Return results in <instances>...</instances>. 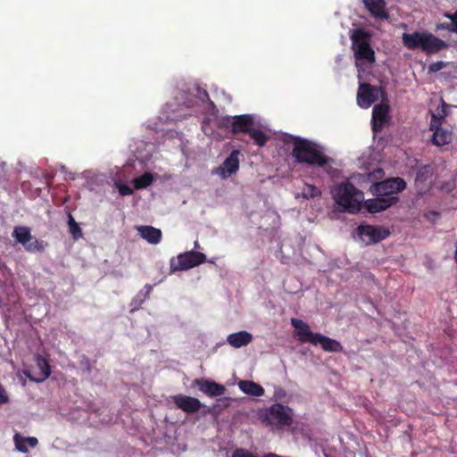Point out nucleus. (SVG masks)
<instances>
[{
  "label": "nucleus",
  "instance_id": "f257e3e1",
  "mask_svg": "<svg viewBox=\"0 0 457 457\" xmlns=\"http://www.w3.org/2000/svg\"><path fill=\"white\" fill-rule=\"evenodd\" d=\"M292 155L296 162L312 167H325L332 161L324 154L320 145L301 137L294 138Z\"/></svg>",
  "mask_w": 457,
  "mask_h": 457
},
{
  "label": "nucleus",
  "instance_id": "f03ea898",
  "mask_svg": "<svg viewBox=\"0 0 457 457\" xmlns=\"http://www.w3.org/2000/svg\"><path fill=\"white\" fill-rule=\"evenodd\" d=\"M402 40L407 49L420 50L427 55L437 54L447 47V44L444 40L426 31L403 33Z\"/></svg>",
  "mask_w": 457,
  "mask_h": 457
},
{
  "label": "nucleus",
  "instance_id": "7ed1b4c3",
  "mask_svg": "<svg viewBox=\"0 0 457 457\" xmlns=\"http://www.w3.org/2000/svg\"><path fill=\"white\" fill-rule=\"evenodd\" d=\"M332 197L341 211L356 213L361 210L362 192L350 182L338 184L331 190Z\"/></svg>",
  "mask_w": 457,
  "mask_h": 457
},
{
  "label": "nucleus",
  "instance_id": "20e7f679",
  "mask_svg": "<svg viewBox=\"0 0 457 457\" xmlns=\"http://www.w3.org/2000/svg\"><path fill=\"white\" fill-rule=\"evenodd\" d=\"M292 326L297 330L298 339L303 343H310L313 345H320L325 352L339 353L343 351L342 345L330 337L320 333H313L309 325L298 319L291 320Z\"/></svg>",
  "mask_w": 457,
  "mask_h": 457
},
{
  "label": "nucleus",
  "instance_id": "39448f33",
  "mask_svg": "<svg viewBox=\"0 0 457 457\" xmlns=\"http://www.w3.org/2000/svg\"><path fill=\"white\" fill-rule=\"evenodd\" d=\"M370 35L362 29H355L352 36V49L356 62H375V52L370 46Z\"/></svg>",
  "mask_w": 457,
  "mask_h": 457
},
{
  "label": "nucleus",
  "instance_id": "423d86ee",
  "mask_svg": "<svg viewBox=\"0 0 457 457\" xmlns=\"http://www.w3.org/2000/svg\"><path fill=\"white\" fill-rule=\"evenodd\" d=\"M293 410L281 403H273L265 409L261 418L267 425L277 428L289 427L293 423Z\"/></svg>",
  "mask_w": 457,
  "mask_h": 457
},
{
  "label": "nucleus",
  "instance_id": "0eeeda50",
  "mask_svg": "<svg viewBox=\"0 0 457 457\" xmlns=\"http://www.w3.org/2000/svg\"><path fill=\"white\" fill-rule=\"evenodd\" d=\"M207 261L206 255L197 251H187L179 253L176 258L172 257L170 261V273L187 270L199 266Z\"/></svg>",
  "mask_w": 457,
  "mask_h": 457
},
{
  "label": "nucleus",
  "instance_id": "6e6552de",
  "mask_svg": "<svg viewBox=\"0 0 457 457\" xmlns=\"http://www.w3.org/2000/svg\"><path fill=\"white\" fill-rule=\"evenodd\" d=\"M406 187V182L403 179L396 177L374 183L370 187V191L375 196L398 197L396 195Z\"/></svg>",
  "mask_w": 457,
  "mask_h": 457
},
{
  "label": "nucleus",
  "instance_id": "1a4fd4ad",
  "mask_svg": "<svg viewBox=\"0 0 457 457\" xmlns=\"http://www.w3.org/2000/svg\"><path fill=\"white\" fill-rule=\"evenodd\" d=\"M379 97L386 99V93L381 87L372 86L369 83H361L357 93V104L361 108H369Z\"/></svg>",
  "mask_w": 457,
  "mask_h": 457
},
{
  "label": "nucleus",
  "instance_id": "9d476101",
  "mask_svg": "<svg viewBox=\"0 0 457 457\" xmlns=\"http://www.w3.org/2000/svg\"><path fill=\"white\" fill-rule=\"evenodd\" d=\"M445 115L446 114L444 112V113L439 116L433 114L431 118L430 129L433 130L431 141L432 144L436 146L448 145L453 140L452 130L442 126L443 121H445Z\"/></svg>",
  "mask_w": 457,
  "mask_h": 457
},
{
  "label": "nucleus",
  "instance_id": "9b49d317",
  "mask_svg": "<svg viewBox=\"0 0 457 457\" xmlns=\"http://www.w3.org/2000/svg\"><path fill=\"white\" fill-rule=\"evenodd\" d=\"M356 231L360 238L367 245L378 243L389 236L387 229L372 225H360Z\"/></svg>",
  "mask_w": 457,
  "mask_h": 457
},
{
  "label": "nucleus",
  "instance_id": "f8f14e48",
  "mask_svg": "<svg viewBox=\"0 0 457 457\" xmlns=\"http://www.w3.org/2000/svg\"><path fill=\"white\" fill-rule=\"evenodd\" d=\"M172 401L177 408L187 413H195L203 407V403L197 398L186 395H174Z\"/></svg>",
  "mask_w": 457,
  "mask_h": 457
},
{
  "label": "nucleus",
  "instance_id": "ddd939ff",
  "mask_svg": "<svg viewBox=\"0 0 457 457\" xmlns=\"http://www.w3.org/2000/svg\"><path fill=\"white\" fill-rule=\"evenodd\" d=\"M239 151L233 150L230 154L225 159L223 163L218 168L217 173L226 179L236 173L239 169Z\"/></svg>",
  "mask_w": 457,
  "mask_h": 457
},
{
  "label": "nucleus",
  "instance_id": "4468645a",
  "mask_svg": "<svg viewBox=\"0 0 457 457\" xmlns=\"http://www.w3.org/2000/svg\"><path fill=\"white\" fill-rule=\"evenodd\" d=\"M399 201V197L376 196L374 199L365 201V208L370 213H377L386 210Z\"/></svg>",
  "mask_w": 457,
  "mask_h": 457
},
{
  "label": "nucleus",
  "instance_id": "2eb2a0df",
  "mask_svg": "<svg viewBox=\"0 0 457 457\" xmlns=\"http://www.w3.org/2000/svg\"><path fill=\"white\" fill-rule=\"evenodd\" d=\"M434 169L431 165H423L417 170L415 186L419 189V193L421 194L427 191L430 187L429 179L432 178Z\"/></svg>",
  "mask_w": 457,
  "mask_h": 457
},
{
  "label": "nucleus",
  "instance_id": "dca6fc26",
  "mask_svg": "<svg viewBox=\"0 0 457 457\" xmlns=\"http://www.w3.org/2000/svg\"><path fill=\"white\" fill-rule=\"evenodd\" d=\"M388 112L389 106L386 104H378L373 107L371 122L374 132L382 129L383 126L386 123Z\"/></svg>",
  "mask_w": 457,
  "mask_h": 457
},
{
  "label": "nucleus",
  "instance_id": "f3484780",
  "mask_svg": "<svg viewBox=\"0 0 457 457\" xmlns=\"http://www.w3.org/2000/svg\"><path fill=\"white\" fill-rule=\"evenodd\" d=\"M253 118L250 114H242L234 116V122L232 123V133H245L248 134L253 127Z\"/></svg>",
  "mask_w": 457,
  "mask_h": 457
},
{
  "label": "nucleus",
  "instance_id": "a211bd4d",
  "mask_svg": "<svg viewBox=\"0 0 457 457\" xmlns=\"http://www.w3.org/2000/svg\"><path fill=\"white\" fill-rule=\"evenodd\" d=\"M365 8L370 12L371 16L379 19H387L388 13L386 11V2L384 0H362Z\"/></svg>",
  "mask_w": 457,
  "mask_h": 457
},
{
  "label": "nucleus",
  "instance_id": "6ab92c4d",
  "mask_svg": "<svg viewBox=\"0 0 457 457\" xmlns=\"http://www.w3.org/2000/svg\"><path fill=\"white\" fill-rule=\"evenodd\" d=\"M140 237L152 245H156L161 242L162 231L152 226H138L137 227Z\"/></svg>",
  "mask_w": 457,
  "mask_h": 457
},
{
  "label": "nucleus",
  "instance_id": "aec40b11",
  "mask_svg": "<svg viewBox=\"0 0 457 457\" xmlns=\"http://www.w3.org/2000/svg\"><path fill=\"white\" fill-rule=\"evenodd\" d=\"M227 341L231 346L240 348L250 344L253 341V336L251 333L243 330L229 334L227 337Z\"/></svg>",
  "mask_w": 457,
  "mask_h": 457
},
{
  "label": "nucleus",
  "instance_id": "412c9836",
  "mask_svg": "<svg viewBox=\"0 0 457 457\" xmlns=\"http://www.w3.org/2000/svg\"><path fill=\"white\" fill-rule=\"evenodd\" d=\"M36 362L37 368L40 370L38 377H33L31 375H27V377L31 381L40 383L49 378L51 375V368L46 359L41 355L37 356Z\"/></svg>",
  "mask_w": 457,
  "mask_h": 457
},
{
  "label": "nucleus",
  "instance_id": "4be33fe9",
  "mask_svg": "<svg viewBox=\"0 0 457 457\" xmlns=\"http://www.w3.org/2000/svg\"><path fill=\"white\" fill-rule=\"evenodd\" d=\"M237 385L239 389L248 395L262 396L264 395L263 387L253 381L240 380Z\"/></svg>",
  "mask_w": 457,
  "mask_h": 457
},
{
  "label": "nucleus",
  "instance_id": "5701e85b",
  "mask_svg": "<svg viewBox=\"0 0 457 457\" xmlns=\"http://www.w3.org/2000/svg\"><path fill=\"white\" fill-rule=\"evenodd\" d=\"M12 237L22 245H26V243H29L33 239V236L31 235L30 228L29 227H15L12 231Z\"/></svg>",
  "mask_w": 457,
  "mask_h": 457
},
{
  "label": "nucleus",
  "instance_id": "b1692460",
  "mask_svg": "<svg viewBox=\"0 0 457 457\" xmlns=\"http://www.w3.org/2000/svg\"><path fill=\"white\" fill-rule=\"evenodd\" d=\"M154 181V176L150 172H145L141 176L133 179L135 189H143L150 186Z\"/></svg>",
  "mask_w": 457,
  "mask_h": 457
},
{
  "label": "nucleus",
  "instance_id": "393cba45",
  "mask_svg": "<svg viewBox=\"0 0 457 457\" xmlns=\"http://www.w3.org/2000/svg\"><path fill=\"white\" fill-rule=\"evenodd\" d=\"M248 135L258 146L265 145L270 138V137L264 131L253 127L249 131Z\"/></svg>",
  "mask_w": 457,
  "mask_h": 457
},
{
  "label": "nucleus",
  "instance_id": "a878e982",
  "mask_svg": "<svg viewBox=\"0 0 457 457\" xmlns=\"http://www.w3.org/2000/svg\"><path fill=\"white\" fill-rule=\"evenodd\" d=\"M25 250L29 253H41L45 251V245L43 241L37 240L33 237V239L29 243H26V245H23Z\"/></svg>",
  "mask_w": 457,
  "mask_h": 457
},
{
  "label": "nucleus",
  "instance_id": "bb28decb",
  "mask_svg": "<svg viewBox=\"0 0 457 457\" xmlns=\"http://www.w3.org/2000/svg\"><path fill=\"white\" fill-rule=\"evenodd\" d=\"M226 388L223 385L219 384L215 381H212L210 385V389L208 391V396L216 397L220 396L225 394Z\"/></svg>",
  "mask_w": 457,
  "mask_h": 457
},
{
  "label": "nucleus",
  "instance_id": "cd10ccee",
  "mask_svg": "<svg viewBox=\"0 0 457 457\" xmlns=\"http://www.w3.org/2000/svg\"><path fill=\"white\" fill-rule=\"evenodd\" d=\"M321 194L320 190L313 185L306 184L303 188V197L305 199L313 198Z\"/></svg>",
  "mask_w": 457,
  "mask_h": 457
},
{
  "label": "nucleus",
  "instance_id": "c85d7f7f",
  "mask_svg": "<svg viewBox=\"0 0 457 457\" xmlns=\"http://www.w3.org/2000/svg\"><path fill=\"white\" fill-rule=\"evenodd\" d=\"M13 441L15 444L16 449L23 453H28V444L26 443V437L21 436L20 434L16 433L13 436Z\"/></svg>",
  "mask_w": 457,
  "mask_h": 457
},
{
  "label": "nucleus",
  "instance_id": "c756f323",
  "mask_svg": "<svg viewBox=\"0 0 457 457\" xmlns=\"http://www.w3.org/2000/svg\"><path fill=\"white\" fill-rule=\"evenodd\" d=\"M69 228L70 232L74 237V239H78L82 236V230L79 228V224L74 220L73 217L71 215L69 216Z\"/></svg>",
  "mask_w": 457,
  "mask_h": 457
},
{
  "label": "nucleus",
  "instance_id": "7c9ffc66",
  "mask_svg": "<svg viewBox=\"0 0 457 457\" xmlns=\"http://www.w3.org/2000/svg\"><path fill=\"white\" fill-rule=\"evenodd\" d=\"M212 380L204 379V378H195L193 381L194 386H197L198 389L204 394L208 395V391L210 389Z\"/></svg>",
  "mask_w": 457,
  "mask_h": 457
},
{
  "label": "nucleus",
  "instance_id": "2f4dec72",
  "mask_svg": "<svg viewBox=\"0 0 457 457\" xmlns=\"http://www.w3.org/2000/svg\"><path fill=\"white\" fill-rule=\"evenodd\" d=\"M79 365L81 366L83 371L90 373L92 370L90 360L87 356L82 355L79 359Z\"/></svg>",
  "mask_w": 457,
  "mask_h": 457
},
{
  "label": "nucleus",
  "instance_id": "473e14b6",
  "mask_svg": "<svg viewBox=\"0 0 457 457\" xmlns=\"http://www.w3.org/2000/svg\"><path fill=\"white\" fill-rule=\"evenodd\" d=\"M445 16L449 18L452 22L447 24L445 28L457 33V11L453 14H446Z\"/></svg>",
  "mask_w": 457,
  "mask_h": 457
},
{
  "label": "nucleus",
  "instance_id": "72a5a7b5",
  "mask_svg": "<svg viewBox=\"0 0 457 457\" xmlns=\"http://www.w3.org/2000/svg\"><path fill=\"white\" fill-rule=\"evenodd\" d=\"M117 187H118L119 193L123 196L130 195L133 194V189L125 184H118Z\"/></svg>",
  "mask_w": 457,
  "mask_h": 457
},
{
  "label": "nucleus",
  "instance_id": "f704fd0d",
  "mask_svg": "<svg viewBox=\"0 0 457 457\" xmlns=\"http://www.w3.org/2000/svg\"><path fill=\"white\" fill-rule=\"evenodd\" d=\"M233 122H234V117L227 116L220 120V127L226 128V129H230V130L232 131V123Z\"/></svg>",
  "mask_w": 457,
  "mask_h": 457
},
{
  "label": "nucleus",
  "instance_id": "c9c22d12",
  "mask_svg": "<svg viewBox=\"0 0 457 457\" xmlns=\"http://www.w3.org/2000/svg\"><path fill=\"white\" fill-rule=\"evenodd\" d=\"M445 67V64L444 62H436L431 63L428 66V71L429 72H436L438 71H441Z\"/></svg>",
  "mask_w": 457,
  "mask_h": 457
},
{
  "label": "nucleus",
  "instance_id": "e433bc0d",
  "mask_svg": "<svg viewBox=\"0 0 457 457\" xmlns=\"http://www.w3.org/2000/svg\"><path fill=\"white\" fill-rule=\"evenodd\" d=\"M9 403V396L6 394L5 389L4 386L0 384V403L5 404Z\"/></svg>",
  "mask_w": 457,
  "mask_h": 457
},
{
  "label": "nucleus",
  "instance_id": "4c0bfd02",
  "mask_svg": "<svg viewBox=\"0 0 457 457\" xmlns=\"http://www.w3.org/2000/svg\"><path fill=\"white\" fill-rule=\"evenodd\" d=\"M26 443L30 447H35L37 445L38 441L36 437L29 436V437H26Z\"/></svg>",
  "mask_w": 457,
  "mask_h": 457
},
{
  "label": "nucleus",
  "instance_id": "58836bf2",
  "mask_svg": "<svg viewBox=\"0 0 457 457\" xmlns=\"http://www.w3.org/2000/svg\"><path fill=\"white\" fill-rule=\"evenodd\" d=\"M199 92H200V94H202V96H202V100H203V101L210 100V97H209V95H208L207 91L203 90V92H202V91H199Z\"/></svg>",
  "mask_w": 457,
  "mask_h": 457
},
{
  "label": "nucleus",
  "instance_id": "ea45409f",
  "mask_svg": "<svg viewBox=\"0 0 457 457\" xmlns=\"http://www.w3.org/2000/svg\"><path fill=\"white\" fill-rule=\"evenodd\" d=\"M145 288H146V293L149 294L152 291L153 287L151 285H146Z\"/></svg>",
  "mask_w": 457,
  "mask_h": 457
},
{
  "label": "nucleus",
  "instance_id": "a19ab883",
  "mask_svg": "<svg viewBox=\"0 0 457 457\" xmlns=\"http://www.w3.org/2000/svg\"><path fill=\"white\" fill-rule=\"evenodd\" d=\"M454 260L457 262V242H456V249H455V252H454Z\"/></svg>",
  "mask_w": 457,
  "mask_h": 457
},
{
  "label": "nucleus",
  "instance_id": "79ce46f5",
  "mask_svg": "<svg viewBox=\"0 0 457 457\" xmlns=\"http://www.w3.org/2000/svg\"><path fill=\"white\" fill-rule=\"evenodd\" d=\"M199 247H200L199 243L197 241H195V248L197 249Z\"/></svg>",
  "mask_w": 457,
  "mask_h": 457
}]
</instances>
